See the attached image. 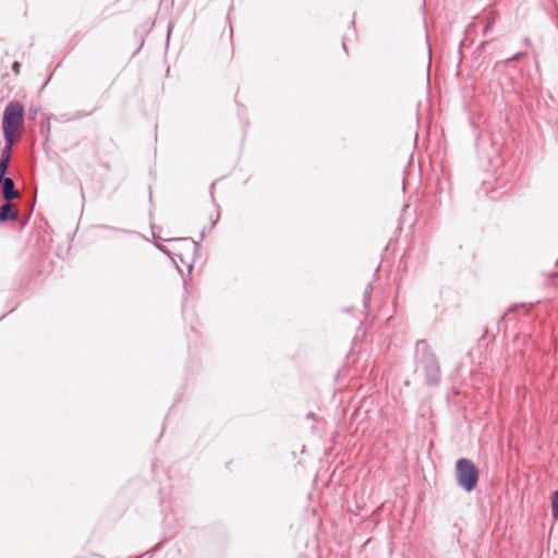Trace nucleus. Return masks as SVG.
<instances>
[{"instance_id":"nucleus-1","label":"nucleus","mask_w":558,"mask_h":558,"mask_svg":"<svg viewBox=\"0 0 558 558\" xmlns=\"http://www.w3.org/2000/svg\"><path fill=\"white\" fill-rule=\"evenodd\" d=\"M415 361L423 366L427 385H438L440 381V365L430 345L425 340H418L415 343Z\"/></svg>"},{"instance_id":"nucleus-2","label":"nucleus","mask_w":558,"mask_h":558,"mask_svg":"<svg viewBox=\"0 0 558 558\" xmlns=\"http://www.w3.org/2000/svg\"><path fill=\"white\" fill-rule=\"evenodd\" d=\"M475 146L478 158L489 166H497L501 162V145L489 132L476 133Z\"/></svg>"},{"instance_id":"nucleus-3","label":"nucleus","mask_w":558,"mask_h":558,"mask_svg":"<svg viewBox=\"0 0 558 558\" xmlns=\"http://www.w3.org/2000/svg\"><path fill=\"white\" fill-rule=\"evenodd\" d=\"M456 481L464 492H473L480 480V470L475 463L468 458H460L456 462Z\"/></svg>"},{"instance_id":"nucleus-4","label":"nucleus","mask_w":558,"mask_h":558,"mask_svg":"<svg viewBox=\"0 0 558 558\" xmlns=\"http://www.w3.org/2000/svg\"><path fill=\"white\" fill-rule=\"evenodd\" d=\"M25 117V110L19 101H11L7 105L2 118L3 136L15 137L17 131L22 128Z\"/></svg>"},{"instance_id":"nucleus-5","label":"nucleus","mask_w":558,"mask_h":558,"mask_svg":"<svg viewBox=\"0 0 558 558\" xmlns=\"http://www.w3.org/2000/svg\"><path fill=\"white\" fill-rule=\"evenodd\" d=\"M167 242H181L187 245V251L191 253V262H186L184 259L183 253L180 252H173V255L178 256L180 260L189 266V269H192V263L194 262L195 255L198 252L199 248V242L192 240L191 238H173L166 240ZM155 246L158 251H160L166 256L170 257L173 262L174 258L171 256L172 252H170L166 246L155 243Z\"/></svg>"},{"instance_id":"nucleus-6","label":"nucleus","mask_w":558,"mask_h":558,"mask_svg":"<svg viewBox=\"0 0 558 558\" xmlns=\"http://www.w3.org/2000/svg\"><path fill=\"white\" fill-rule=\"evenodd\" d=\"M0 192L3 201L13 202L21 196V193L15 187L13 178H7L0 182Z\"/></svg>"},{"instance_id":"nucleus-7","label":"nucleus","mask_w":558,"mask_h":558,"mask_svg":"<svg viewBox=\"0 0 558 558\" xmlns=\"http://www.w3.org/2000/svg\"><path fill=\"white\" fill-rule=\"evenodd\" d=\"M19 214V209L13 205L12 202L4 201L0 206V223L16 220Z\"/></svg>"},{"instance_id":"nucleus-8","label":"nucleus","mask_w":558,"mask_h":558,"mask_svg":"<svg viewBox=\"0 0 558 558\" xmlns=\"http://www.w3.org/2000/svg\"><path fill=\"white\" fill-rule=\"evenodd\" d=\"M15 137L4 136V146L1 149L0 161L10 162L12 147L15 143Z\"/></svg>"},{"instance_id":"nucleus-9","label":"nucleus","mask_w":558,"mask_h":558,"mask_svg":"<svg viewBox=\"0 0 558 558\" xmlns=\"http://www.w3.org/2000/svg\"><path fill=\"white\" fill-rule=\"evenodd\" d=\"M215 182L211 183V186H210V198H211V202L216 208V211L215 214H211L209 216V228L208 230L210 231L211 229L215 228V226L217 225V222L219 221L220 219V210H219V205L217 204L216 199H215V196H214V192H213V189L215 187Z\"/></svg>"},{"instance_id":"nucleus-10","label":"nucleus","mask_w":558,"mask_h":558,"mask_svg":"<svg viewBox=\"0 0 558 558\" xmlns=\"http://www.w3.org/2000/svg\"><path fill=\"white\" fill-rule=\"evenodd\" d=\"M92 114H93V111L77 110L72 116L62 114L61 118H62V121H64V122H71V121L80 120L83 118H87Z\"/></svg>"},{"instance_id":"nucleus-11","label":"nucleus","mask_w":558,"mask_h":558,"mask_svg":"<svg viewBox=\"0 0 558 558\" xmlns=\"http://www.w3.org/2000/svg\"><path fill=\"white\" fill-rule=\"evenodd\" d=\"M550 511L554 520H558V488L553 492L550 498Z\"/></svg>"},{"instance_id":"nucleus-12","label":"nucleus","mask_w":558,"mask_h":558,"mask_svg":"<svg viewBox=\"0 0 558 558\" xmlns=\"http://www.w3.org/2000/svg\"><path fill=\"white\" fill-rule=\"evenodd\" d=\"M372 291H373V284H372V282H368L364 290V294H363V304L366 310L368 308V304L371 302Z\"/></svg>"},{"instance_id":"nucleus-13","label":"nucleus","mask_w":558,"mask_h":558,"mask_svg":"<svg viewBox=\"0 0 558 558\" xmlns=\"http://www.w3.org/2000/svg\"><path fill=\"white\" fill-rule=\"evenodd\" d=\"M9 163L0 161V182L5 180L8 177Z\"/></svg>"},{"instance_id":"nucleus-14","label":"nucleus","mask_w":558,"mask_h":558,"mask_svg":"<svg viewBox=\"0 0 558 558\" xmlns=\"http://www.w3.org/2000/svg\"><path fill=\"white\" fill-rule=\"evenodd\" d=\"M161 547V544H157L155 547H153L151 549L147 550L146 553H144L142 556L143 558H153V556L155 555V553H157Z\"/></svg>"},{"instance_id":"nucleus-15","label":"nucleus","mask_w":558,"mask_h":558,"mask_svg":"<svg viewBox=\"0 0 558 558\" xmlns=\"http://www.w3.org/2000/svg\"><path fill=\"white\" fill-rule=\"evenodd\" d=\"M524 54H525V52L519 51V52L514 53L512 57H510L509 59H507L506 62L510 63V62L517 61Z\"/></svg>"},{"instance_id":"nucleus-16","label":"nucleus","mask_w":558,"mask_h":558,"mask_svg":"<svg viewBox=\"0 0 558 558\" xmlns=\"http://www.w3.org/2000/svg\"><path fill=\"white\" fill-rule=\"evenodd\" d=\"M526 305L524 303H520V304H512L508 307V313H512L514 312L515 310H518L519 307H525Z\"/></svg>"},{"instance_id":"nucleus-17","label":"nucleus","mask_w":558,"mask_h":558,"mask_svg":"<svg viewBox=\"0 0 558 558\" xmlns=\"http://www.w3.org/2000/svg\"><path fill=\"white\" fill-rule=\"evenodd\" d=\"M20 66H21V63H20V62H17V61H14V62H13V64H12V70H13L15 73H19Z\"/></svg>"},{"instance_id":"nucleus-18","label":"nucleus","mask_w":558,"mask_h":558,"mask_svg":"<svg viewBox=\"0 0 558 558\" xmlns=\"http://www.w3.org/2000/svg\"><path fill=\"white\" fill-rule=\"evenodd\" d=\"M156 229H157V227L151 226L153 236H154L155 239H159V240H160L161 238H160V236H158V235L156 234V231H155Z\"/></svg>"},{"instance_id":"nucleus-19","label":"nucleus","mask_w":558,"mask_h":558,"mask_svg":"<svg viewBox=\"0 0 558 558\" xmlns=\"http://www.w3.org/2000/svg\"><path fill=\"white\" fill-rule=\"evenodd\" d=\"M206 231H207V228H206V227H204V228H203V230H202V232H201V241H203V240H204V238H205V235H206Z\"/></svg>"},{"instance_id":"nucleus-20","label":"nucleus","mask_w":558,"mask_h":558,"mask_svg":"<svg viewBox=\"0 0 558 558\" xmlns=\"http://www.w3.org/2000/svg\"><path fill=\"white\" fill-rule=\"evenodd\" d=\"M172 27H173V26H172V24L170 23V24L168 25V36H167L168 38L170 37V34H171V32H172Z\"/></svg>"},{"instance_id":"nucleus-21","label":"nucleus","mask_w":558,"mask_h":558,"mask_svg":"<svg viewBox=\"0 0 558 558\" xmlns=\"http://www.w3.org/2000/svg\"><path fill=\"white\" fill-rule=\"evenodd\" d=\"M523 43L525 45H531V39L529 37H524Z\"/></svg>"},{"instance_id":"nucleus-22","label":"nucleus","mask_w":558,"mask_h":558,"mask_svg":"<svg viewBox=\"0 0 558 558\" xmlns=\"http://www.w3.org/2000/svg\"><path fill=\"white\" fill-rule=\"evenodd\" d=\"M90 558H105V557H104V556H101V555L93 554V555L90 556Z\"/></svg>"},{"instance_id":"nucleus-23","label":"nucleus","mask_w":558,"mask_h":558,"mask_svg":"<svg viewBox=\"0 0 558 558\" xmlns=\"http://www.w3.org/2000/svg\"><path fill=\"white\" fill-rule=\"evenodd\" d=\"M306 417H307V418H312V417H314V413H313V412L307 413V414H306Z\"/></svg>"},{"instance_id":"nucleus-24","label":"nucleus","mask_w":558,"mask_h":558,"mask_svg":"<svg viewBox=\"0 0 558 558\" xmlns=\"http://www.w3.org/2000/svg\"><path fill=\"white\" fill-rule=\"evenodd\" d=\"M537 303H538V301H537V302H535V303H530V304H529V310H531V308H532L535 304H537Z\"/></svg>"},{"instance_id":"nucleus-25","label":"nucleus","mask_w":558,"mask_h":558,"mask_svg":"<svg viewBox=\"0 0 558 558\" xmlns=\"http://www.w3.org/2000/svg\"><path fill=\"white\" fill-rule=\"evenodd\" d=\"M80 190H81L82 196L84 197L83 186L82 185L80 186Z\"/></svg>"},{"instance_id":"nucleus-26","label":"nucleus","mask_w":558,"mask_h":558,"mask_svg":"<svg viewBox=\"0 0 558 558\" xmlns=\"http://www.w3.org/2000/svg\"><path fill=\"white\" fill-rule=\"evenodd\" d=\"M135 558H143V556H141V555H140V556H137V557H135Z\"/></svg>"}]
</instances>
